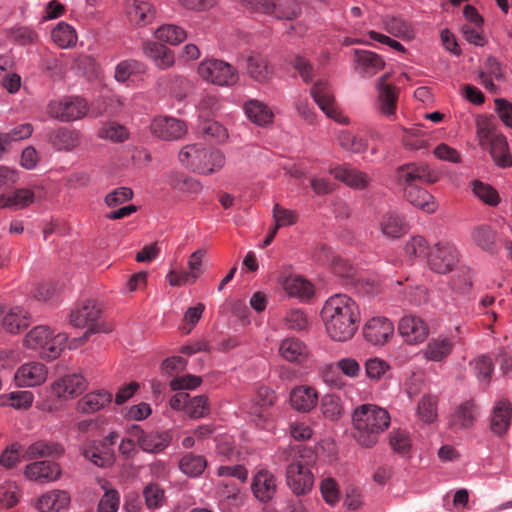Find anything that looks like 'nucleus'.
Returning <instances> with one entry per match:
<instances>
[{"label": "nucleus", "instance_id": "obj_1", "mask_svg": "<svg viewBox=\"0 0 512 512\" xmlns=\"http://www.w3.org/2000/svg\"><path fill=\"white\" fill-rule=\"evenodd\" d=\"M321 316L328 335L340 342L353 337L360 320L358 305L345 294L330 297L321 311Z\"/></svg>", "mask_w": 512, "mask_h": 512}, {"label": "nucleus", "instance_id": "obj_13", "mask_svg": "<svg viewBox=\"0 0 512 512\" xmlns=\"http://www.w3.org/2000/svg\"><path fill=\"white\" fill-rule=\"evenodd\" d=\"M151 132L162 140L172 141L183 137L187 133V127L180 119L158 116L151 123Z\"/></svg>", "mask_w": 512, "mask_h": 512}, {"label": "nucleus", "instance_id": "obj_55", "mask_svg": "<svg viewBox=\"0 0 512 512\" xmlns=\"http://www.w3.org/2000/svg\"><path fill=\"white\" fill-rule=\"evenodd\" d=\"M320 408L323 416L331 421L338 420L342 414L341 400L334 395H325Z\"/></svg>", "mask_w": 512, "mask_h": 512}, {"label": "nucleus", "instance_id": "obj_12", "mask_svg": "<svg viewBox=\"0 0 512 512\" xmlns=\"http://www.w3.org/2000/svg\"><path fill=\"white\" fill-rule=\"evenodd\" d=\"M128 433L136 440L137 445L147 453H160L169 446L171 441L168 432H145L138 425H133Z\"/></svg>", "mask_w": 512, "mask_h": 512}, {"label": "nucleus", "instance_id": "obj_41", "mask_svg": "<svg viewBox=\"0 0 512 512\" xmlns=\"http://www.w3.org/2000/svg\"><path fill=\"white\" fill-rule=\"evenodd\" d=\"M283 287L290 296L301 299L310 298L314 293L313 285L300 276L287 277Z\"/></svg>", "mask_w": 512, "mask_h": 512}, {"label": "nucleus", "instance_id": "obj_57", "mask_svg": "<svg viewBox=\"0 0 512 512\" xmlns=\"http://www.w3.org/2000/svg\"><path fill=\"white\" fill-rule=\"evenodd\" d=\"M200 132L205 138L223 142L227 137V130L219 122L213 120H205L200 125Z\"/></svg>", "mask_w": 512, "mask_h": 512}, {"label": "nucleus", "instance_id": "obj_64", "mask_svg": "<svg viewBox=\"0 0 512 512\" xmlns=\"http://www.w3.org/2000/svg\"><path fill=\"white\" fill-rule=\"evenodd\" d=\"M206 255V251L204 249H198L193 252L188 260V271H185L192 282H195L203 273V259Z\"/></svg>", "mask_w": 512, "mask_h": 512}, {"label": "nucleus", "instance_id": "obj_58", "mask_svg": "<svg viewBox=\"0 0 512 512\" xmlns=\"http://www.w3.org/2000/svg\"><path fill=\"white\" fill-rule=\"evenodd\" d=\"M472 190L480 200L490 206H496L499 203L500 199L497 191L488 184L476 180L472 183Z\"/></svg>", "mask_w": 512, "mask_h": 512}, {"label": "nucleus", "instance_id": "obj_32", "mask_svg": "<svg viewBox=\"0 0 512 512\" xmlns=\"http://www.w3.org/2000/svg\"><path fill=\"white\" fill-rule=\"evenodd\" d=\"M473 243L481 250L494 253L497 250V233L489 225L475 226L471 231Z\"/></svg>", "mask_w": 512, "mask_h": 512}, {"label": "nucleus", "instance_id": "obj_34", "mask_svg": "<svg viewBox=\"0 0 512 512\" xmlns=\"http://www.w3.org/2000/svg\"><path fill=\"white\" fill-rule=\"evenodd\" d=\"M246 62L247 73L255 81L263 83L272 77L273 69L263 55L252 54Z\"/></svg>", "mask_w": 512, "mask_h": 512}, {"label": "nucleus", "instance_id": "obj_60", "mask_svg": "<svg viewBox=\"0 0 512 512\" xmlns=\"http://www.w3.org/2000/svg\"><path fill=\"white\" fill-rule=\"evenodd\" d=\"M143 496L149 509L161 507L165 499L164 490L156 483L148 484L143 490Z\"/></svg>", "mask_w": 512, "mask_h": 512}, {"label": "nucleus", "instance_id": "obj_46", "mask_svg": "<svg viewBox=\"0 0 512 512\" xmlns=\"http://www.w3.org/2000/svg\"><path fill=\"white\" fill-rule=\"evenodd\" d=\"M51 37L60 48H69L76 43L77 36L74 28L65 22H60L52 30Z\"/></svg>", "mask_w": 512, "mask_h": 512}, {"label": "nucleus", "instance_id": "obj_15", "mask_svg": "<svg viewBox=\"0 0 512 512\" xmlns=\"http://www.w3.org/2000/svg\"><path fill=\"white\" fill-rule=\"evenodd\" d=\"M101 310L92 300H87L72 310L70 314V323L74 327L94 328L95 333L99 331L97 320L100 317Z\"/></svg>", "mask_w": 512, "mask_h": 512}, {"label": "nucleus", "instance_id": "obj_62", "mask_svg": "<svg viewBox=\"0 0 512 512\" xmlns=\"http://www.w3.org/2000/svg\"><path fill=\"white\" fill-rule=\"evenodd\" d=\"M22 458L21 446L18 443H13L0 455V465L5 469H12L21 462Z\"/></svg>", "mask_w": 512, "mask_h": 512}, {"label": "nucleus", "instance_id": "obj_8", "mask_svg": "<svg viewBox=\"0 0 512 512\" xmlns=\"http://www.w3.org/2000/svg\"><path fill=\"white\" fill-rule=\"evenodd\" d=\"M198 74L202 79L219 86H231L238 81L236 69L218 59L202 61L198 66Z\"/></svg>", "mask_w": 512, "mask_h": 512}, {"label": "nucleus", "instance_id": "obj_28", "mask_svg": "<svg viewBox=\"0 0 512 512\" xmlns=\"http://www.w3.org/2000/svg\"><path fill=\"white\" fill-rule=\"evenodd\" d=\"M479 413L478 406L473 401L460 404L450 418L452 429H468L473 426Z\"/></svg>", "mask_w": 512, "mask_h": 512}, {"label": "nucleus", "instance_id": "obj_9", "mask_svg": "<svg viewBox=\"0 0 512 512\" xmlns=\"http://www.w3.org/2000/svg\"><path fill=\"white\" fill-rule=\"evenodd\" d=\"M242 4L248 10L273 15L277 19L293 20L300 14L298 5L290 1L242 0Z\"/></svg>", "mask_w": 512, "mask_h": 512}, {"label": "nucleus", "instance_id": "obj_29", "mask_svg": "<svg viewBox=\"0 0 512 512\" xmlns=\"http://www.w3.org/2000/svg\"><path fill=\"white\" fill-rule=\"evenodd\" d=\"M112 401V393L106 390H98L87 393L77 403V409L84 414H92L100 411Z\"/></svg>", "mask_w": 512, "mask_h": 512}, {"label": "nucleus", "instance_id": "obj_22", "mask_svg": "<svg viewBox=\"0 0 512 512\" xmlns=\"http://www.w3.org/2000/svg\"><path fill=\"white\" fill-rule=\"evenodd\" d=\"M251 488L254 496L258 500L268 502L274 497L277 491L276 478L268 470H259L253 478Z\"/></svg>", "mask_w": 512, "mask_h": 512}, {"label": "nucleus", "instance_id": "obj_38", "mask_svg": "<svg viewBox=\"0 0 512 512\" xmlns=\"http://www.w3.org/2000/svg\"><path fill=\"white\" fill-rule=\"evenodd\" d=\"M244 109L247 117L256 125L265 126L273 120V112L258 100H249L245 103Z\"/></svg>", "mask_w": 512, "mask_h": 512}, {"label": "nucleus", "instance_id": "obj_31", "mask_svg": "<svg viewBox=\"0 0 512 512\" xmlns=\"http://www.w3.org/2000/svg\"><path fill=\"white\" fill-rule=\"evenodd\" d=\"M403 194L408 202L425 212L433 213L437 208L434 197L419 186H410L403 191Z\"/></svg>", "mask_w": 512, "mask_h": 512}, {"label": "nucleus", "instance_id": "obj_56", "mask_svg": "<svg viewBox=\"0 0 512 512\" xmlns=\"http://www.w3.org/2000/svg\"><path fill=\"white\" fill-rule=\"evenodd\" d=\"M338 141L341 147L354 153H362L367 148V143L364 139L353 135L347 130L339 132Z\"/></svg>", "mask_w": 512, "mask_h": 512}, {"label": "nucleus", "instance_id": "obj_18", "mask_svg": "<svg viewBox=\"0 0 512 512\" xmlns=\"http://www.w3.org/2000/svg\"><path fill=\"white\" fill-rule=\"evenodd\" d=\"M71 497L66 490L54 489L43 493L35 500L39 512H61L70 505Z\"/></svg>", "mask_w": 512, "mask_h": 512}, {"label": "nucleus", "instance_id": "obj_37", "mask_svg": "<svg viewBox=\"0 0 512 512\" xmlns=\"http://www.w3.org/2000/svg\"><path fill=\"white\" fill-rule=\"evenodd\" d=\"M30 324L29 314L20 307L12 308L4 315L2 325L3 328L12 334L19 333L27 328Z\"/></svg>", "mask_w": 512, "mask_h": 512}, {"label": "nucleus", "instance_id": "obj_36", "mask_svg": "<svg viewBox=\"0 0 512 512\" xmlns=\"http://www.w3.org/2000/svg\"><path fill=\"white\" fill-rule=\"evenodd\" d=\"M279 352L285 360L296 363L303 362L309 353L307 346L297 338L284 339L279 347Z\"/></svg>", "mask_w": 512, "mask_h": 512}, {"label": "nucleus", "instance_id": "obj_42", "mask_svg": "<svg viewBox=\"0 0 512 512\" xmlns=\"http://www.w3.org/2000/svg\"><path fill=\"white\" fill-rule=\"evenodd\" d=\"M157 40L170 45H178L187 38L184 28L175 24H163L154 31Z\"/></svg>", "mask_w": 512, "mask_h": 512}, {"label": "nucleus", "instance_id": "obj_30", "mask_svg": "<svg viewBox=\"0 0 512 512\" xmlns=\"http://www.w3.org/2000/svg\"><path fill=\"white\" fill-rule=\"evenodd\" d=\"M355 61L364 77H372L384 68L385 62L376 53L367 50H355Z\"/></svg>", "mask_w": 512, "mask_h": 512}, {"label": "nucleus", "instance_id": "obj_54", "mask_svg": "<svg viewBox=\"0 0 512 512\" xmlns=\"http://www.w3.org/2000/svg\"><path fill=\"white\" fill-rule=\"evenodd\" d=\"M186 414L192 419L204 418L210 413V406L207 396L199 395L189 398Z\"/></svg>", "mask_w": 512, "mask_h": 512}, {"label": "nucleus", "instance_id": "obj_27", "mask_svg": "<svg viewBox=\"0 0 512 512\" xmlns=\"http://www.w3.org/2000/svg\"><path fill=\"white\" fill-rule=\"evenodd\" d=\"M48 141L59 151H71L80 144V133L74 129L60 127L49 132Z\"/></svg>", "mask_w": 512, "mask_h": 512}, {"label": "nucleus", "instance_id": "obj_24", "mask_svg": "<svg viewBox=\"0 0 512 512\" xmlns=\"http://www.w3.org/2000/svg\"><path fill=\"white\" fill-rule=\"evenodd\" d=\"M512 404L506 400H500L493 408L490 421V429L497 436L507 433L511 425Z\"/></svg>", "mask_w": 512, "mask_h": 512}, {"label": "nucleus", "instance_id": "obj_20", "mask_svg": "<svg viewBox=\"0 0 512 512\" xmlns=\"http://www.w3.org/2000/svg\"><path fill=\"white\" fill-rule=\"evenodd\" d=\"M398 330L405 341L410 344L423 342L429 332L424 321L414 315L402 317L398 325Z\"/></svg>", "mask_w": 512, "mask_h": 512}, {"label": "nucleus", "instance_id": "obj_40", "mask_svg": "<svg viewBox=\"0 0 512 512\" xmlns=\"http://www.w3.org/2000/svg\"><path fill=\"white\" fill-rule=\"evenodd\" d=\"M488 145L490 147V154L497 166L501 168L512 166V156L508 150L506 137L503 134L497 136Z\"/></svg>", "mask_w": 512, "mask_h": 512}, {"label": "nucleus", "instance_id": "obj_10", "mask_svg": "<svg viewBox=\"0 0 512 512\" xmlns=\"http://www.w3.org/2000/svg\"><path fill=\"white\" fill-rule=\"evenodd\" d=\"M457 262V249L450 243L439 242L435 244L427 254L429 268L438 274L451 272Z\"/></svg>", "mask_w": 512, "mask_h": 512}, {"label": "nucleus", "instance_id": "obj_35", "mask_svg": "<svg viewBox=\"0 0 512 512\" xmlns=\"http://www.w3.org/2000/svg\"><path fill=\"white\" fill-rule=\"evenodd\" d=\"M64 452L63 448L54 442L39 440L32 443L23 453V459L34 460L38 458L60 456Z\"/></svg>", "mask_w": 512, "mask_h": 512}, {"label": "nucleus", "instance_id": "obj_45", "mask_svg": "<svg viewBox=\"0 0 512 512\" xmlns=\"http://www.w3.org/2000/svg\"><path fill=\"white\" fill-rule=\"evenodd\" d=\"M206 466V459L201 455H195L193 453L185 454L179 462L180 470L191 477L201 475Z\"/></svg>", "mask_w": 512, "mask_h": 512}, {"label": "nucleus", "instance_id": "obj_5", "mask_svg": "<svg viewBox=\"0 0 512 512\" xmlns=\"http://www.w3.org/2000/svg\"><path fill=\"white\" fill-rule=\"evenodd\" d=\"M68 336L66 333L54 334L48 326L39 325L28 332L24 345L33 350H39L42 358L53 360L60 356Z\"/></svg>", "mask_w": 512, "mask_h": 512}, {"label": "nucleus", "instance_id": "obj_14", "mask_svg": "<svg viewBox=\"0 0 512 512\" xmlns=\"http://www.w3.org/2000/svg\"><path fill=\"white\" fill-rule=\"evenodd\" d=\"M24 475L30 481L44 484L58 480L61 468L56 462L35 461L26 465Z\"/></svg>", "mask_w": 512, "mask_h": 512}, {"label": "nucleus", "instance_id": "obj_2", "mask_svg": "<svg viewBox=\"0 0 512 512\" xmlns=\"http://www.w3.org/2000/svg\"><path fill=\"white\" fill-rule=\"evenodd\" d=\"M353 436L359 445L371 448L390 425V415L374 404H362L352 414Z\"/></svg>", "mask_w": 512, "mask_h": 512}, {"label": "nucleus", "instance_id": "obj_48", "mask_svg": "<svg viewBox=\"0 0 512 512\" xmlns=\"http://www.w3.org/2000/svg\"><path fill=\"white\" fill-rule=\"evenodd\" d=\"M33 400L34 395L31 391H14L0 396V406L9 405L16 409H27L32 405Z\"/></svg>", "mask_w": 512, "mask_h": 512}, {"label": "nucleus", "instance_id": "obj_23", "mask_svg": "<svg viewBox=\"0 0 512 512\" xmlns=\"http://www.w3.org/2000/svg\"><path fill=\"white\" fill-rule=\"evenodd\" d=\"M454 342L449 337L438 336L428 341L421 354L427 361L443 362L451 354Z\"/></svg>", "mask_w": 512, "mask_h": 512}, {"label": "nucleus", "instance_id": "obj_3", "mask_svg": "<svg viewBox=\"0 0 512 512\" xmlns=\"http://www.w3.org/2000/svg\"><path fill=\"white\" fill-rule=\"evenodd\" d=\"M280 459L290 461L286 467V484L296 496L306 495L312 490L314 476L310 470L312 460L306 458L300 446H291L280 452Z\"/></svg>", "mask_w": 512, "mask_h": 512}, {"label": "nucleus", "instance_id": "obj_63", "mask_svg": "<svg viewBox=\"0 0 512 512\" xmlns=\"http://www.w3.org/2000/svg\"><path fill=\"white\" fill-rule=\"evenodd\" d=\"M283 322L286 328L296 331L304 330L308 325L307 316L300 309H291L287 311Z\"/></svg>", "mask_w": 512, "mask_h": 512}, {"label": "nucleus", "instance_id": "obj_26", "mask_svg": "<svg viewBox=\"0 0 512 512\" xmlns=\"http://www.w3.org/2000/svg\"><path fill=\"white\" fill-rule=\"evenodd\" d=\"M389 77L390 74L385 73L377 82L379 107L381 112L388 117L395 114L397 103L395 87L386 83Z\"/></svg>", "mask_w": 512, "mask_h": 512}, {"label": "nucleus", "instance_id": "obj_6", "mask_svg": "<svg viewBox=\"0 0 512 512\" xmlns=\"http://www.w3.org/2000/svg\"><path fill=\"white\" fill-rule=\"evenodd\" d=\"M439 173L426 163H408L399 166L395 171V180L403 191L417 183L432 184L438 181Z\"/></svg>", "mask_w": 512, "mask_h": 512}, {"label": "nucleus", "instance_id": "obj_11", "mask_svg": "<svg viewBox=\"0 0 512 512\" xmlns=\"http://www.w3.org/2000/svg\"><path fill=\"white\" fill-rule=\"evenodd\" d=\"M310 94L327 117L341 124L349 123L348 118L343 116L338 109L333 91L326 81H316L310 90Z\"/></svg>", "mask_w": 512, "mask_h": 512}, {"label": "nucleus", "instance_id": "obj_49", "mask_svg": "<svg viewBox=\"0 0 512 512\" xmlns=\"http://www.w3.org/2000/svg\"><path fill=\"white\" fill-rule=\"evenodd\" d=\"M145 66L140 61L128 59L121 61L115 68L114 78L121 83L126 82L132 75L141 74Z\"/></svg>", "mask_w": 512, "mask_h": 512}, {"label": "nucleus", "instance_id": "obj_52", "mask_svg": "<svg viewBox=\"0 0 512 512\" xmlns=\"http://www.w3.org/2000/svg\"><path fill=\"white\" fill-rule=\"evenodd\" d=\"M98 136L101 139L113 142H123L128 138L129 133L123 125L116 122H108L99 129Z\"/></svg>", "mask_w": 512, "mask_h": 512}, {"label": "nucleus", "instance_id": "obj_25", "mask_svg": "<svg viewBox=\"0 0 512 512\" xmlns=\"http://www.w3.org/2000/svg\"><path fill=\"white\" fill-rule=\"evenodd\" d=\"M145 56L150 58L160 69H168L174 65V52L161 43L146 41L142 46Z\"/></svg>", "mask_w": 512, "mask_h": 512}, {"label": "nucleus", "instance_id": "obj_33", "mask_svg": "<svg viewBox=\"0 0 512 512\" xmlns=\"http://www.w3.org/2000/svg\"><path fill=\"white\" fill-rule=\"evenodd\" d=\"M318 400L317 392L309 386H299L292 390L290 402L294 409L308 412L315 407Z\"/></svg>", "mask_w": 512, "mask_h": 512}, {"label": "nucleus", "instance_id": "obj_59", "mask_svg": "<svg viewBox=\"0 0 512 512\" xmlns=\"http://www.w3.org/2000/svg\"><path fill=\"white\" fill-rule=\"evenodd\" d=\"M476 134L481 146H486L500 135L495 132L494 125L488 118L477 119Z\"/></svg>", "mask_w": 512, "mask_h": 512}, {"label": "nucleus", "instance_id": "obj_7", "mask_svg": "<svg viewBox=\"0 0 512 512\" xmlns=\"http://www.w3.org/2000/svg\"><path fill=\"white\" fill-rule=\"evenodd\" d=\"M87 111V102L78 96H66L52 100L47 106L48 115L61 122L78 120L84 117Z\"/></svg>", "mask_w": 512, "mask_h": 512}, {"label": "nucleus", "instance_id": "obj_16", "mask_svg": "<svg viewBox=\"0 0 512 512\" xmlns=\"http://www.w3.org/2000/svg\"><path fill=\"white\" fill-rule=\"evenodd\" d=\"M48 370L40 362H29L21 365L15 373V382L20 387H34L45 382Z\"/></svg>", "mask_w": 512, "mask_h": 512}, {"label": "nucleus", "instance_id": "obj_61", "mask_svg": "<svg viewBox=\"0 0 512 512\" xmlns=\"http://www.w3.org/2000/svg\"><path fill=\"white\" fill-rule=\"evenodd\" d=\"M272 216L275 221L274 227L279 229L284 226L293 225L297 222L298 216L293 210L286 209L275 204L272 209Z\"/></svg>", "mask_w": 512, "mask_h": 512}, {"label": "nucleus", "instance_id": "obj_47", "mask_svg": "<svg viewBox=\"0 0 512 512\" xmlns=\"http://www.w3.org/2000/svg\"><path fill=\"white\" fill-rule=\"evenodd\" d=\"M385 30L395 36L402 39H411L413 37V31L410 24L395 16H387L383 20Z\"/></svg>", "mask_w": 512, "mask_h": 512}, {"label": "nucleus", "instance_id": "obj_44", "mask_svg": "<svg viewBox=\"0 0 512 512\" xmlns=\"http://www.w3.org/2000/svg\"><path fill=\"white\" fill-rule=\"evenodd\" d=\"M128 16L132 23L145 26L153 20L155 11L148 1L134 2L133 7L128 11Z\"/></svg>", "mask_w": 512, "mask_h": 512}, {"label": "nucleus", "instance_id": "obj_19", "mask_svg": "<svg viewBox=\"0 0 512 512\" xmlns=\"http://www.w3.org/2000/svg\"><path fill=\"white\" fill-rule=\"evenodd\" d=\"M87 382L81 374H68L52 384V392L58 398L76 397L86 389Z\"/></svg>", "mask_w": 512, "mask_h": 512}, {"label": "nucleus", "instance_id": "obj_50", "mask_svg": "<svg viewBox=\"0 0 512 512\" xmlns=\"http://www.w3.org/2000/svg\"><path fill=\"white\" fill-rule=\"evenodd\" d=\"M365 374L370 381H380L390 370V365L378 357L368 358L364 362Z\"/></svg>", "mask_w": 512, "mask_h": 512}, {"label": "nucleus", "instance_id": "obj_43", "mask_svg": "<svg viewBox=\"0 0 512 512\" xmlns=\"http://www.w3.org/2000/svg\"><path fill=\"white\" fill-rule=\"evenodd\" d=\"M382 233L391 238L401 237L407 231V225L403 219L395 213H387L381 221Z\"/></svg>", "mask_w": 512, "mask_h": 512}, {"label": "nucleus", "instance_id": "obj_21", "mask_svg": "<svg viewBox=\"0 0 512 512\" xmlns=\"http://www.w3.org/2000/svg\"><path fill=\"white\" fill-rule=\"evenodd\" d=\"M330 173L334 175L337 180L353 189H366L371 182V177L367 173L348 165H342L331 169Z\"/></svg>", "mask_w": 512, "mask_h": 512}, {"label": "nucleus", "instance_id": "obj_53", "mask_svg": "<svg viewBox=\"0 0 512 512\" xmlns=\"http://www.w3.org/2000/svg\"><path fill=\"white\" fill-rule=\"evenodd\" d=\"M21 497V490L16 482L6 481L0 484V502L6 508L14 507Z\"/></svg>", "mask_w": 512, "mask_h": 512}, {"label": "nucleus", "instance_id": "obj_4", "mask_svg": "<svg viewBox=\"0 0 512 512\" xmlns=\"http://www.w3.org/2000/svg\"><path fill=\"white\" fill-rule=\"evenodd\" d=\"M178 159L186 169L206 176L219 172L225 164V155L220 150L207 148L202 143L185 145Z\"/></svg>", "mask_w": 512, "mask_h": 512}, {"label": "nucleus", "instance_id": "obj_51", "mask_svg": "<svg viewBox=\"0 0 512 512\" xmlns=\"http://www.w3.org/2000/svg\"><path fill=\"white\" fill-rule=\"evenodd\" d=\"M417 415L425 423H432L437 417V397L425 395L417 407Z\"/></svg>", "mask_w": 512, "mask_h": 512}, {"label": "nucleus", "instance_id": "obj_17", "mask_svg": "<svg viewBox=\"0 0 512 512\" xmlns=\"http://www.w3.org/2000/svg\"><path fill=\"white\" fill-rule=\"evenodd\" d=\"M394 326L385 317H373L364 326L365 339L373 345H382L393 335Z\"/></svg>", "mask_w": 512, "mask_h": 512}, {"label": "nucleus", "instance_id": "obj_39", "mask_svg": "<svg viewBox=\"0 0 512 512\" xmlns=\"http://www.w3.org/2000/svg\"><path fill=\"white\" fill-rule=\"evenodd\" d=\"M83 455L86 459L90 460L94 465L98 467H109L113 465L115 461L113 449L105 450L96 442L87 446L83 450Z\"/></svg>", "mask_w": 512, "mask_h": 512}]
</instances>
